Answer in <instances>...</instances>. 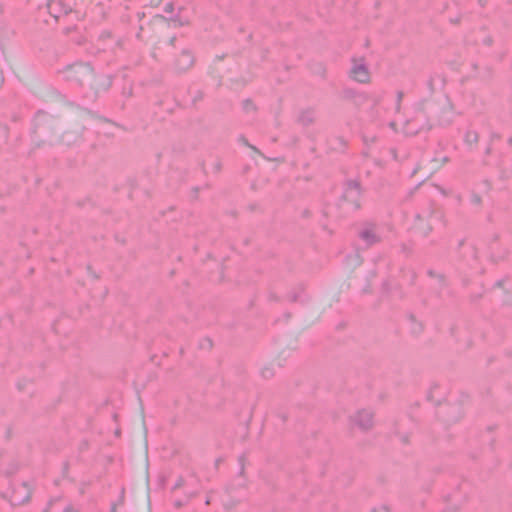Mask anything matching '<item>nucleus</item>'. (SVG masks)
Segmentation results:
<instances>
[{
    "label": "nucleus",
    "mask_w": 512,
    "mask_h": 512,
    "mask_svg": "<svg viewBox=\"0 0 512 512\" xmlns=\"http://www.w3.org/2000/svg\"><path fill=\"white\" fill-rule=\"evenodd\" d=\"M165 10H166L167 12H172V11H173V5H172L171 3L167 4V5L165 6Z\"/></svg>",
    "instance_id": "nucleus-7"
},
{
    "label": "nucleus",
    "mask_w": 512,
    "mask_h": 512,
    "mask_svg": "<svg viewBox=\"0 0 512 512\" xmlns=\"http://www.w3.org/2000/svg\"><path fill=\"white\" fill-rule=\"evenodd\" d=\"M353 421L360 429L367 430L373 425V415L370 411L361 410L353 416Z\"/></svg>",
    "instance_id": "nucleus-3"
},
{
    "label": "nucleus",
    "mask_w": 512,
    "mask_h": 512,
    "mask_svg": "<svg viewBox=\"0 0 512 512\" xmlns=\"http://www.w3.org/2000/svg\"><path fill=\"white\" fill-rule=\"evenodd\" d=\"M349 76L353 81L361 84H369L372 81V74L369 66L362 59L353 60Z\"/></svg>",
    "instance_id": "nucleus-1"
},
{
    "label": "nucleus",
    "mask_w": 512,
    "mask_h": 512,
    "mask_svg": "<svg viewBox=\"0 0 512 512\" xmlns=\"http://www.w3.org/2000/svg\"><path fill=\"white\" fill-rule=\"evenodd\" d=\"M161 2H162V0H151L150 1L152 6H158Z\"/></svg>",
    "instance_id": "nucleus-8"
},
{
    "label": "nucleus",
    "mask_w": 512,
    "mask_h": 512,
    "mask_svg": "<svg viewBox=\"0 0 512 512\" xmlns=\"http://www.w3.org/2000/svg\"><path fill=\"white\" fill-rule=\"evenodd\" d=\"M194 64V58L190 52L183 51L175 60L176 69L180 72L187 71Z\"/></svg>",
    "instance_id": "nucleus-4"
},
{
    "label": "nucleus",
    "mask_w": 512,
    "mask_h": 512,
    "mask_svg": "<svg viewBox=\"0 0 512 512\" xmlns=\"http://www.w3.org/2000/svg\"><path fill=\"white\" fill-rule=\"evenodd\" d=\"M20 489L25 490V492L28 494V489L25 486L20 487Z\"/></svg>",
    "instance_id": "nucleus-10"
},
{
    "label": "nucleus",
    "mask_w": 512,
    "mask_h": 512,
    "mask_svg": "<svg viewBox=\"0 0 512 512\" xmlns=\"http://www.w3.org/2000/svg\"><path fill=\"white\" fill-rule=\"evenodd\" d=\"M67 78L72 81L84 83L92 80L93 73L91 68L85 64L71 66L67 71Z\"/></svg>",
    "instance_id": "nucleus-2"
},
{
    "label": "nucleus",
    "mask_w": 512,
    "mask_h": 512,
    "mask_svg": "<svg viewBox=\"0 0 512 512\" xmlns=\"http://www.w3.org/2000/svg\"><path fill=\"white\" fill-rule=\"evenodd\" d=\"M445 118L440 119V124H448L452 121V112L446 111L444 112Z\"/></svg>",
    "instance_id": "nucleus-6"
},
{
    "label": "nucleus",
    "mask_w": 512,
    "mask_h": 512,
    "mask_svg": "<svg viewBox=\"0 0 512 512\" xmlns=\"http://www.w3.org/2000/svg\"><path fill=\"white\" fill-rule=\"evenodd\" d=\"M27 499H28V495L26 496V498H25V499H22V500H21V499H17V498L15 497V498H14V501H15L16 503H18V504H19V503H22V502L26 501Z\"/></svg>",
    "instance_id": "nucleus-9"
},
{
    "label": "nucleus",
    "mask_w": 512,
    "mask_h": 512,
    "mask_svg": "<svg viewBox=\"0 0 512 512\" xmlns=\"http://www.w3.org/2000/svg\"><path fill=\"white\" fill-rule=\"evenodd\" d=\"M64 512H75V511L73 509H71V508H68Z\"/></svg>",
    "instance_id": "nucleus-11"
},
{
    "label": "nucleus",
    "mask_w": 512,
    "mask_h": 512,
    "mask_svg": "<svg viewBox=\"0 0 512 512\" xmlns=\"http://www.w3.org/2000/svg\"><path fill=\"white\" fill-rule=\"evenodd\" d=\"M418 122H419L418 118H415V119L409 121L407 123L406 127L404 128L403 132L408 136H412V135H416L423 129L429 128V127H419Z\"/></svg>",
    "instance_id": "nucleus-5"
}]
</instances>
